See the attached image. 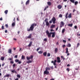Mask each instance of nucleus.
Instances as JSON below:
<instances>
[{
	"mask_svg": "<svg viewBox=\"0 0 80 80\" xmlns=\"http://www.w3.org/2000/svg\"><path fill=\"white\" fill-rule=\"evenodd\" d=\"M74 3L75 5H76L78 4V1H75L74 2Z\"/></svg>",
	"mask_w": 80,
	"mask_h": 80,
	"instance_id": "5701e85b",
	"label": "nucleus"
},
{
	"mask_svg": "<svg viewBox=\"0 0 80 80\" xmlns=\"http://www.w3.org/2000/svg\"><path fill=\"white\" fill-rule=\"evenodd\" d=\"M32 34H29V35L27 37V38L30 39L32 38Z\"/></svg>",
	"mask_w": 80,
	"mask_h": 80,
	"instance_id": "1a4fd4ad",
	"label": "nucleus"
},
{
	"mask_svg": "<svg viewBox=\"0 0 80 80\" xmlns=\"http://www.w3.org/2000/svg\"><path fill=\"white\" fill-rule=\"evenodd\" d=\"M4 65H5V63L3 62L2 66L3 67V66H4Z\"/></svg>",
	"mask_w": 80,
	"mask_h": 80,
	"instance_id": "13d9d810",
	"label": "nucleus"
},
{
	"mask_svg": "<svg viewBox=\"0 0 80 80\" xmlns=\"http://www.w3.org/2000/svg\"><path fill=\"white\" fill-rule=\"evenodd\" d=\"M65 31V30L64 28L63 29V30H62V33H63Z\"/></svg>",
	"mask_w": 80,
	"mask_h": 80,
	"instance_id": "7c9ffc66",
	"label": "nucleus"
},
{
	"mask_svg": "<svg viewBox=\"0 0 80 80\" xmlns=\"http://www.w3.org/2000/svg\"><path fill=\"white\" fill-rule=\"evenodd\" d=\"M26 58H27V60H29L31 59L30 58L28 57H27Z\"/></svg>",
	"mask_w": 80,
	"mask_h": 80,
	"instance_id": "e433bc0d",
	"label": "nucleus"
},
{
	"mask_svg": "<svg viewBox=\"0 0 80 80\" xmlns=\"http://www.w3.org/2000/svg\"><path fill=\"white\" fill-rule=\"evenodd\" d=\"M55 33H56L55 32H50V33L49 32V34H55Z\"/></svg>",
	"mask_w": 80,
	"mask_h": 80,
	"instance_id": "a878e982",
	"label": "nucleus"
},
{
	"mask_svg": "<svg viewBox=\"0 0 80 80\" xmlns=\"http://www.w3.org/2000/svg\"><path fill=\"white\" fill-rule=\"evenodd\" d=\"M77 36H80V34H79L78 33H77Z\"/></svg>",
	"mask_w": 80,
	"mask_h": 80,
	"instance_id": "0e129e2a",
	"label": "nucleus"
},
{
	"mask_svg": "<svg viewBox=\"0 0 80 80\" xmlns=\"http://www.w3.org/2000/svg\"><path fill=\"white\" fill-rule=\"evenodd\" d=\"M48 71V69H46V71H44V74H48L49 73V71Z\"/></svg>",
	"mask_w": 80,
	"mask_h": 80,
	"instance_id": "423d86ee",
	"label": "nucleus"
},
{
	"mask_svg": "<svg viewBox=\"0 0 80 80\" xmlns=\"http://www.w3.org/2000/svg\"><path fill=\"white\" fill-rule=\"evenodd\" d=\"M46 26H49V23L48 22H46Z\"/></svg>",
	"mask_w": 80,
	"mask_h": 80,
	"instance_id": "ddd939ff",
	"label": "nucleus"
},
{
	"mask_svg": "<svg viewBox=\"0 0 80 80\" xmlns=\"http://www.w3.org/2000/svg\"><path fill=\"white\" fill-rule=\"evenodd\" d=\"M31 58V59H32L33 58V55H30V57H29Z\"/></svg>",
	"mask_w": 80,
	"mask_h": 80,
	"instance_id": "473e14b6",
	"label": "nucleus"
},
{
	"mask_svg": "<svg viewBox=\"0 0 80 80\" xmlns=\"http://www.w3.org/2000/svg\"><path fill=\"white\" fill-rule=\"evenodd\" d=\"M66 53H68V48H66Z\"/></svg>",
	"mask_w": 80,
	"mask_h": 80,
	"instance_id": "393cba45",
	"label": "nucleus"
},
{
	"mask_svg": "<svg viewBox=\"0 0 80 80\" xmlns=\"http://www.w3.org/2000/svg\"><path fill=\"white\" fill-rule=\"evenodd\" d=\"M8 53H10V49H9L8 51Z\"/></svg>",
	"mask_w": 80,
	"mask_h": 80,
	"instance_id": "4d7b16f0",
	"label": "nucleus"
},
{
	"mask_svg": "<svg viewBox=\"0 0 80 80\" xmlns=\"http://www.w3.org/2000/svg\"><path fill=\"white\" fill-rule=\"evenodd\" d=\"M48 5L49 6H50L52 5V3H51L50 2H48Z\"/></svg>",
	"mask_w": 80,
	"mask_h": 80,
	"instance_id": "aec40b11",
	"label": "nucleus"
},
{
	"mask_svg": "<svg viewBox=\"0 0 80 80\" xmlns=\"http://www.w3.org/2000/svg\"><path fill=\"white\" fill-rule=\"evenodd\" d=\"M15 80H19V78H16V79H15Z\"/></svg>",
	"mask_w": 80,
	"mask_h": 80,
	"instance_id": "774afa93",
	"label": "nucleus"
},
{
	"mask_svg": "<svg viewBox=\"0 0 80 80\" xmlns=\"http://www.w3.org/2000/svg\"><path fill=\"white\" fill-rule=\"evenodd\" d=\"M70 1L73 3H74L75 0H70Z\"/></svg>",
	"mask_w": 80,
	"mask_h": 80,
	"instance_id": "4be33fe9",
	"label": "nucleus"
},
{
	"mask_svg": "<svg viewBox=\"0 0 80 80\" xmlns=\"http://www.w3.org/2000/svg\"><path fill=\"white\" fill-rule=\"evenodd\" d=\"M46 68L47 69H48V70H50V68Z\"/></svg>",
	"mask_w": 80,
	"mask_h": 80,
	"instance_id": "09e8293b",
	"label": "nucleus"
},
{
	"mask_svg": "<svg viewBox=\"0 0 80 80\" xmlns=\"http://www.w3.org/2000/svg\"><path fill=\"white\" fill-rule=\"evenodd\" d=\"M62 15L61 14H60L59 15V17H60V18H62Z\"/></svg>",
	"mask_w": 80,
	"mask_h": 80,
	"instance_id": "de8ad7c7",
	"label": "nucleus"
},
{
	"mask_svg": "<svg viewBox=\"0 0 80 80\" xmlns=\"http://www.w3.org/2000/svg\"><path fill=\"white\" fill-rule=\"evenodd\" d=\"M46 9H47V8L45 7V8L44 9V11H46Z\"/></svg>",
	"mask_w": 80,
	"mask_h": 80,
	"instance_id": "69168bd1",
	"label": "nucleus"
},
{
	"mask_svg": "<svg viewBox=\"0 0 80 80\" xmlns=\"http://www.w3.org/2000/svg\"><path fill=\"white\" fill-rule=\"evenodd\" d=\"M21 58L22 59H25V57L23 55H22V57H21Z\"/></svg>",
	"mask_w": 80,
	"mask_h": 80,
	"instance_id": "cd10ccee",
	"label": "nucleus"
},
{
	"mask_svg": "<svg viewBox=\"0 0 80 80\" xmlns=\"http://www.w3.org/2000/svg\"><path fill=\"white\" fill-rule=\"evenodd\" d=\"M55 34H52V38H54L55 37Z\"/></svg>",
	"mask_w": 80,
	"mask_h": 80,
	"instance_id": "c85d7f7f",
	"label": "nucleus"
},
{
	"mask_svg": "<svg viewBox=\"0 0 80 80\" xmlns=\"http://www.w3.org/2000/svg\"><path fill=\"white\" fill-rule=\"evenodd\" d=\"M17 77H18L19 78H20V75H17Z\"/></svg>",
	"mask_w": 80,
	"mask_h": 80,
	"instance_id": "37998d69",
	"label": "nucleus"
},
{
	"mask_svg": "<svg viewBox=\"0 0 80 80\" xmlns=\"http://www.w3.org/2000/svg\"><path fill=\"white\" fill-rule=\"evenodd\" d=\"M57 62L58 63H61V60H60V58L59 57H57V60H54V62Z\"/></svg>",
	"mask_w": 80,
	"mask_h": 80,
	"instance_id": "f03ea898",
	"label": "nucleus"
},
{
	"mask_svg": "<svg viewBox=\"0 0 80 80\" xmlns=\"http://www.w3.org/2000/svg\"><path fill=\"white\" fill-rule=\"evenodd\" d=\"M53 65H54L55 66L56 65V62H54L53 63Z\"/></svg>",
	"mask_w": 80,
	"mask_h": 80,
	"instance_id": "680f3d73",
	"label": "nucleus"
},
{
	"mask_svg": "<svg viewBox=\"0 0 80 80\" xmlns=\"http://www.w3.org/2000/svg\"><path fill=\"white\" fill-rule=\"evenodd\" d=\"M68 12H67V13L65 15V18L66 19H67L68 18Z\"/></svg>",
	"mask_w": 80,
	"mask_h": 80,
	"instance_id": "2eb2a0df",
	"label": "nucleus"
},
{
	"mask_svg": "<svg viewBox=\"0 0 80 80\" xmlns=\"http://www.w3.org/2000/svg\"><path fill=\"white\" fill-rule=\"evenodd\" d=\"M29 3H30V0H28V1H26V2L25 4H26V5H27L29 4Z\"/></svg>",
	"mask_w": 80,
	"mask_h": 80,
	"instance_id": "dca6fc26",
	"label": "nucleus"
},
{
	"mask_svg": "<svg viewBox=\"0 0 80 80\" xmlns=\"http://www.w3.org/2000/svg\"><path fill=\"white\" fill-rule=\"evenodd\" d=\"M19 17H18L17 18V21H19Z\"/></svg>",
	"mask_w": 80,
	"mask_h": 80,
	"instance_id": "5fc2aeb1",
	"label": "nucleus"
},
{
	"mask_svg": "<svg viewBox=\"0 0 80 80\" xmlns=\"http://www.w3.org/2000/svg\"><path fill=\"white\" fill-rule=\"evenodd\" d=\"M66 46L69 48L71 47V44H70V43H68V44H67Z\"/></svg>",
	"mask_w": 80,
	"mask_h": 80,
	"instance_id": "9d476101",
	"label": "nucleus"
},
{
	"mask_svg": "<svg viewBox=\"0 0 80 80\" xmlns=\"http://www.w3.org/2000/svg\"><path fill=\"white\" fill-rule=\"evenodd\" d=\"M66 70L67 71H68V72L70 71L69 68H67V69H66Z\"/></svg>",
	"mask_w": 80,
	"mask_h": 80,
	"instance_id": "4c0bfd02",
	"label": "nucleus"
},
{
	"mask_svg": "<svg viewBox=\"0 0 80 80\" xmlns=\"http://www.w3.org/2000/svg\"><path fill=\"white\" fill-rule=\"evenodd\" d=\"M52 21L51 20V21H49V23H50V24H51V23H52Z\"/></svg>",
	"mask_w": 80,
	"mask_h": 80,
	"instance_id": "8fccbe9b",
	"label": "nucleus"
},
{
	"mask_svg": "<svg viewBox=\"0 0 80 80\" xmlns=\"http://www.w3.org/2000/svg\"><path fill=\"white\" fill-rule=\"evenodd\" d=\"M16 66V64H14L13 65H12V67L13 68H15V66Z\"/></svg>",
	"mask_w": 80,
	"mask_h": 80,
	"instance_id": "c9c22d12",
	"label": "nucleus"
},
{
	"mask_svg": "<svg viewBox=\"0 0 80 80\" xmlns=\"http://www.w3.org/2000/svg\"><path fill=\"white\" fill-rule=\"evenodd\" d=\"M12 73H15L16 74H17V71H15V69H14L13 70H11Z\"/></svg>",
	"mask_w": 80,
	"mask_h": 80,
	"instance_id": "0eeeda50",
	"label": "nucleus"
},
{
	"mask_svg": "<svg viewBox=\"0 0 80 80\" xmlns=\"http://www.w3.org/2000/svg\"><path fill=\"white\" fill-rule=\"evenodd\" d=\"M18 57V56L17 55H16L15 56V57H14L15 58H17V57Z\"/></svg>",
	"mask_w": 80,
	"mask_h": 80,
	"instance_id": "052dcab7",
	"label": "nucleus"
},
{
	"mask_svg": "<svg viewBox=\"0 0 80 80\" xmlns=\"http://www.w3.org/2000/svg\"><path fill=\"white\" fill-rule=\"evenodd\" d=\"M80 44H79V43H78L77 44V48H78V47H79V45Z\"/></svg>",
	"mask_w": 80,
	"mask_h": 80,
	"instance_id": "ea45409f",
	"label": "nucleus"
},
{
	"mask_svg": "<svg viewBox=\"0 0 80 80\" xmlns=\"http://www.w3.org/2000/svg\"><path fill=\"white\" fill-rule=\"evenodd\" d=\"M19 61H19V59H17L15 60V62H18Z\"/></svg>",
	"mask_w": 80,
	"mask_h": 80,
	"instance_id": "72a5a7b5",
	"label": "nucleus"
},
{
	"mask_svg": "<svg viewBox=\"0 0 80 80\" xmlns=\"http://www.w3.org/2000/svg\"><path fill=\"white\" fill-rule=\"evenodd\" d=\"M54 27H55V25L52 24L50 28H53Z\"/></svg>",
	"mask_w": 80,
	"mask_h": 80,
	"instance_id": "f3484780",
	"label": "nucleus"
},
{
	"mask_svg": "<svg viewBox=\"0 0 80 80\" xmlns=\"http://www.w3.org/2000/svg\"><path fill=\"white\" fill-rule=\"evenodd\" d=\"M58 26L57 28H56V31H57L58 30Z\"/></svg>",
	"mask_w": 80,
	"mask_h": 80,
	"instance_id": "e2e57ef3",
	"label": "nucleus"
},
{
	"mask_svg": "<svg viewBox=\"0 0 80 80\" xmlns=\"http://www.w3.org/2000/svg\"><path fill=\"white\" fill-rule=\"evenodd\" d=\"M63 42L64 43H66V40H63Z\"/></svg>",
	"mask_w": 80,
	"mask_h": 80,
	"instance_id": "a18cd8bd",
	"label": "nucleus"
},
{
	"mask_svg": "<svg viewBox=\"0 0 80 80\" xmlns=\"http://www.w3.org/2000/svg\"><path fill=\"white\" fill-rule=\"evenodd\" d=\"M32 41L30 42H29V45H28V47H31L32 46Z\"/></svg>",
	"mask_w": 80,
	"mask_h": 80,
	"instance_id": "6e6552de",
	"label": "nucleus"
},
{
	"mask_svg": "<svg viewBox=\"0 0 80 80\" xmlns=\"http://www.w3.org/2000/svg\"><path fill=\"white\" fill-rule=\"evenodd\" d=\"M38 53H39V54H42L43 53V51H39L38 52Z\"/></svg>",
	"mask_w": 80,
	"mask_h": 80,
	"instance_id": "b1692460",
	"label": "nucleus"
},
{
	"mask_svg": "<svg viewBox=\"0 0 80 80\" xmlns=\"http://www.w3.org/2000/svg\"><path fill=\"white\" fill-rule=\"evenodd\" d=\"M9 75L8 74L7 75H5L4 76V78H5L6 77L9 78Z\"/></svg>",
	"mask_w": 80,
	"mask_h": 80,
	"instance_id": "4468645a",
	"label": "nucleus"
},
{
	"mask_svg": "<svg viewBox=\"0 0 80 80\" xmlns=\"http://www.w3.org/2000/svg\"><path fill=\"white\" fill-rule=\"evenodd\" d=\"M5 27L6 28H8V24H5Z\"/></svg>",
	"mask_w": 80,
	"mask_h": 80,
	"instance_id": "a19ab883",
	"label": "nucleus"
},
{
	"mask_svg": "<svg viewBox=\"0 0 80 80\" xmlns=\"http://www.w3.org/2000/svg\"><path fill=\"white\" fill-rule=\"evenodd\" d=\"M56 21V19H55V18L54 17H53V18H52V21L53 23L55 24V23Z\"/></svg>",
	"mask_w": 80,
	"mask_h": 80,
	"instance_id": "20e7f679",
	"label": "nucleus"
},
{
	"mask_svg": "<svg viewBox=\"0 0 80 80\" xmlns=\"http://www.w3.org/2000/svg\"><path fill=\"white\" fill-rule=\"evenodd\" d=\"M44 41H45V42H47V39L46 38H44Z\"/></svg>",
	"mask_w": 80,
	"mask_h": 80,
	"instance_id": "864d4df0",
	"label": "nucleus"
},
{
	"mask_svg": "<svg viewBox=\"0 0 80 80\" xmlns=\"http://www.w3.org/2000/svg\"><path fill=\"white\" fill-rule=\"evenodd\" d=\"M10 63H11L13 64L14 62H13V61H10Z\"/></svg>",
	"mask_w": 80,
	"mask_h": 80,
	"instance_id": "603ef678",
	"label": "nucleus"
},
{
	"mask_svg": "<svg viewBox=\"0 0 80 80\" xmlns=\"http://www.w3.org/2000/svg\"><path fill=\"white\" fill-rule=\"evenodd\" d=\"M71 17H72L71 13H70L68 14V17L69 18H71Z\"/></svg>",
	"mask_w": 80,
	"mask_h": 80,
	"instance_id": "6ab92c4d",
	"label": "nucleus"
},
{
	"mask_svg": "<svg viewBox=\"0 0 80 80\" xmlns=\"http://www.w3.org/2000/svg\"><path fill=\"white\" fill-rule=\"evenodd\" d=\"M4 57H2L1 58V60L3 61V60H4Z\"/></svg>",
	"mask_w": 80,
	"mask_h": 80,
	"instance_id": "c756f323",
	"label": "nucleus"
},
{
	"mask_svg": "<svg viewBox=\"0 0 80 80\" xmlns=\"http://www.w3.org/2000/svg\"><path fill=\"white\" fill-rule=\"evenodd\" d=\"M45 22H48V18H46V19L45 20Z\"/></svg>",
	"mask_w": 80,
	"mask_h": 80,
	"instance_id": "c03bdc74",
	"label": "nucleus"
},
{
	"mask_svg": "<svg viewBox=\"0 0 80 80\" xmlns=\"http://www.w3.org/2000/svg\"><path fill=\"white\" fill-rule=\"evenodd\" d=\"M40 49V48H38L36 49V51H37V52H38V50H39V49Z\"/></svg>",
	"mask_w": 80,
	"mask_h": 80,
	"instance_id": "bf43d9fd",
	"label": "nucleus"
},
{
	"mask_svg": "<svg viewBox=\"0 0 80 80\" xmlns=\"http://www.w3.org/2000/svg\"><path fill=\"white\" fill-rule=\"evenodd\" d=\"M18 62V64H21V61H19Z\"/></svg>",
	"mask_w": 80,
	"mask_h": 80,
	"instance_id": "49530a36",
	"label": "nucleus"
},
{
	"mask_svg": "<svg viewBox=\"0 0 80 80\" xmlns=\"http://www.w3.org/2000/svg\"><path fill=\"white\" fill-rule=\"evenodd\" d=\"M64 22H63L62 21L60 23V28H62L63 26H64Z\"/></svg>",
	"mask_w": 80,
	"mask_h": 80,
	"instance_id": "7ed1b4c3",
	"label": "nucleus"
},
{
	"mask_svg": "<svg viewBox=\"0 0 80 80\" xmlns=\"http://www.w3.org/2000/svg\"><path fill=\"white\" fill-rule=\"evenodd\" d=\"M43 55L45 57H46L47 56V52H44V53H43Z\"/></svg>",
	"mask_w": 80,
	"mask_h": 80,
	"instance_id": "a211bd4d",
	"label": "nucleus"
},
{
	"mask_svg": "<svg viewBox=\"0 0 80 80\" xmlns=\"http://www.w3.org/2000/svg\"><path fill=\"white\" fill-rule=\"evenodd\" d=\"M1 28H2V30L4 29V26H2Z\"/></svg>",
	"mask_w": 80,
	"mask_h": 80,
	"instance_id": "79ce46f5",
	"label": "nucleus"
},
{
	"mask_svg": "<svg viewBox=\"0 0 80 80\" xmlns=\"http://www.w3.org/2000/svg\"><path fill=\"white\" fill-rule=\"evenodd\" d=\"M68 26H70V27H72V24H68Z\"/></svg>",
	"mask_w": 80,
	"mask_h": 80,
	"instance_id": "2f4dec72",
	"label": "nucleus"
},
{
	"mask_svg": "<svg viewBox=\"0 0 80 80\" xmlns=\"http://www.w3.org/2000/svg\"><path fill=\"white\" fill-rule=\"evenodd\" d=\"M51 56L50 53H48V57H50Z\"/></svg>",
	"mask_w": 80,
	"mask_h": 80,
	"instance_id": "58836bf2",
	"label": "nucleus"
},
{
	"mask_svg": "<svg viewBox=\"0 0 80 80\" xmlns=\"http://www.w3.org/2000/svg\"><path fill=\"white\" fill-rule=\"evenodd\" d=\"M2 18H0V20L2 21Z\"/></svg>",
	"mask_w": 80,
	"mask_h": 80,
	"instance_id": "338daca9",
	"label": "nucleus"
},
{
	"mask_svg": "<svg viewBox=\"0 0 80 80\" xmlns=\"http://www.w3.org/2000/svg\"><path fill=\"white\" fill-rule=\"evenodd\" d=\"M62 6L61 5H58V8L59 9H60L62 8Z\"/></svg>",
	"mask_w": 80,
	"mask_h": 80,
	"instance_id": "9b49d317",
	"label": "nucleus"
},
{
	"mask_svg": "<svg viewBox=\"0 0 80 80\" xmlns=\"http://www.w3.org/2000/svg\"><path fill=\"white\" fill-rule=\"evenodd\" d=\"M58 49L57 48H55V53H56L58 52Z\"/></svg>",
	"mask_w": 80,
	"mask_h": 80,
	"instance_id": "412c9836",
	"label": "nucleus"
},
{
	"mask_svg": "<svg viewBox=\"0 0 80 80\" xmlns=\"http://www.w3.org/2000/svg\"><path fill=\"white\" fill-rule=\"evenodd\" d=\"M46 33L48 35V37L49 38H50L51 37V34H49V32L48 30H47V32H46Z\"/></svg>",
	"mask_w": 80,
	"mask_h": 80,
	"instance_id": "39448f33",
	"label": "nucleus"
},
{
	"mask_svg": "<svg viewBox=\"0 0 80 80\" xmlns=\"http://www.w3.org/2000/svg\"><path fill=\"white\" fill-rule=\"evenodd\" d=\"M32 63V61L29 60V61L27 62V63Z\"/></svg>",
	"mask_w": 80,
	"mask_h": 80,
	"instance_id": "f704fd0d",
	"label": "nucleus"
},
{
	"mask_svg": "<svg viewBox=\"0 0 80 80\" xmlns=\"http://www.w3.org/2000/svg\"><path fill=\"white\" fill-rule=\"evenodd\" d=\"M74 28L75 29H77V27L76 26H75Z\"/></svg>",
	"mask_w": 80,
	"mask_h": 80,
	"instance_id": "6e6d98bb",
	"label": "nucleus"
},
{
	"mask_svg": "<svg viewBox=\"0 0 80 80\" xmlns=\"http://www.w3.org/2000/svg\"><path fill=\"white\" fill-rule=\"evenodd\" d=\"M66 47V45H62L63 48H64Z\"/></svg>",
	"mask_w": 80,
	"mask_h": 80,
	"instance_id": "3c124183",
	"label": "nucleus"
},
{
	"mask_svg": "<svg viewBox=\"0 0 80 80\" xmlns=\"http://www.w3.org/2000/svg\"><path fill=\"white\" fill-rule=\"evenodd\" d=\"M15 22H12V27H14L15 26Z\"/></svg>",
	"mask_w": 80,
	"mask_h": 80,
	"instance_id": "f8f14e48",
	"label": "nucleus"
},
{
	"mask_svg": "<svg viewBox=\"0 0 80 80\" xmlns=\"http://www.w3.org/2000/svg\"><path fill=\"white\" fill-rule=\"evenodd\" d=\"M37 24H35V23L32 24H31V25L30 26L29 28H27V31L28 32L33 31V29H34V28L35 27L37 26Z\"/></svg>",
	"mask_w": 80,
	"mask_h": 80,
	"instance_id": "f257e3e1",
	"label": "nucleus"
},
{
	"mask_svg": "<svg viewBox=\"0 0 80 80\" xmlns=\"http://www.w3.org/2000/svg\"><path fill=\"white\" fill-rule=\"evenodd\" d=\"M4 13H5L6 14H7L8 13V10H6L5 11Z\"/></svg>",
	"mask_w": 80,
	"mask_h": 80,
	"instance_id": "bb28decb",
	"label": "nucleus"
}]
</instances>
